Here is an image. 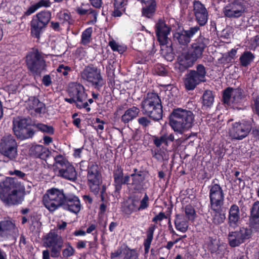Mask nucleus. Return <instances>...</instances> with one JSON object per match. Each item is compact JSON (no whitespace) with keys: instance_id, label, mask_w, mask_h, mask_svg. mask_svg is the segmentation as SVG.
<instances>
[{"instance_id":"nucleus-21","label":"nucleus","mask_w":259,"mask_h":259,"mask_svg":"<svg viewBox=\"0 0 259 259\" xmlns=\"http://www.w3.org/2000/svg\"><path fill=\"white\" fill-rule=\"evenodd\" d=\"M193 12L196 20L200 26L206 24L208 20V12L204 6L199 1L193 2Z\"/></svg>"},{"instance_id":"nucleus-17","label":"nucleus","mask_w":259,"mask_h":259,"mask_svg":"<svg viewBox=\"0 0 259 259\" xmlns=\"http://www.w3.org/2000/svg\"><path fill=\"white\" fill-rule=\"evenodd\" d=\"M198 26L190 27L188 30H181L175 32L173 34L174 40L181 46H187L191 38L199 30Z\"/></svg>"},{"instance_id":"nucleus-42","label":"nucleus","mask_w":259,"mask_h":259,"mask_svg":"<svg viewBox=\"0 0 259 259\" xmlns=\"http://www.w3.org/2000/svg\"><path fill=\"white\" fill-rule=\"evenodd\" d=\"M133 177L132 185L134 189L136 190H140L142 189V183L143 179L141 175L132 174L131 175Z\"/></svg>"},{"instance_id":"nucleus-55","label":"nucleus","mask_w":259,"mask_h":259,"mask_svg":"<svg viewBox=\"0 0 259 259\" xmlns=\"http://www.w3.org/2000/svg\"><path fill=\"white\" fill-rule=\"evenodd\" d=\"M139 123L144 126H147L149 125L150 121L147 117H142L138 119Z\"/></svg>"},{"instance_id":"nucleus-11","label":"nucleus","mask_w":259,"mask_h":259,"mask_svg":"<svg viewBox=\"0 0 259 259\" xmlns=\"http://www.w3.org/2000/svg\"><path fill=\"white\" fill-rule=\"evenodd\" d=\"M251 128V124L249 121L242 120L235 122L230 125L228 134L232 139L242 140L249 135Z\"/></svg>"},{"instance_id":"nucleus-8","label":"nucleus","mask_w":259,"mask_h":259,"mask_svg":"<svg viewBox=\"0 0 259 259\" xmlns=\"http://www.w3.org/2000/svg\"><path fill=\"white\" fill-rule=\"evenodd\" d=\"M206 70L204 66L199 64L196 70H190L186 75L184 85L187 90H194L197 85L205 81Z\"/></svg>"},{"instance_id":"nucleus-40","label":"nucleus","mask_w":259,"mask_h":259,"mask_svg":"<svg viewBox=\"0 0 259 259\" xmlns=\"http://www.w3.org/2000/svg\"><path fill=\"white\" fill-rule=\"evenodd\" d=\"M145 5V7L143 8L142 14L147 18H150L155 12V3Z\"/></svg>"},{"instance_id":"nucleus-29","label":"nucleus","mask_w":259,"mask_h":259,"mask_svg":"<svg viewBox=\"0 0 259 259\" xmlns=\"http://www.w3.org/2000/svg\"><path fill=\"white\" fill-rule=\"evenodd\" d=\"M76 12L80 15H84L87 14H91L94 19H96L98 15L97 12L93 10L89 4H82L80 6H78L76 8Z\"/></svg>"},{"instance_id":"nucleus-26","label":"nucleus","mask_w":259,"mask_h":259,"mask_svg":"<svg viewBox=\"0 0 259 259\" xmlns=\"http://www.w3.org/2000/svg\"><path fill=\"white\" fill-rule=\"evenodd\" d=\"M26 106L29 110H33L37 113L44 112L45 109V105L35 97L29 98L26 102Z\"/></svg>"},{"instance_id":"nucleus-1","label":"nucleus","mask_w":259,"mask_h":259,"mask_svg":"<svg viewBox=\"0 0 259 259\" xmlns=\"http://www.w3.org/2000/svg\"><path fill=\"white\" fill-rule=\"evenodd\" d=\"M42 202L50 212L62 207L64 209L77 214L80 210V202L73 194L65 195L63 189L52 188L47 190L43 196Z\"/></svg>"},{"instance_id":"nucleus-49","label":"nucleus","mask_w":259,"mask_h":259,"mask_svg":"<svg viewBox=\"0 0 259 259\" xmlns=\"http://www.w3.org/2000/svg\"><path fill=\"white\" fill-rule=\"evenodd\" d=\"M109 45L113 51H117L120 54L122 53L125 50L124 47L119 45L114 40L109 41Z\"/></svg>"},{"instance_id":"nucleus-56","label":"nucleus","mask_w":259,"mask_h":259,"mask_svg":"<svg viewBox=\"0 0 259 259\" xmlns=\"http://www.w3.org/2000/svg\"><path fill=\"white\" fill-rule=\"evenodd\" d=\"M42 82L45 86H49L52 83L50 76L49 75H45L42 78Z\"/></svg>"},{"instance_id":"nucleus-25","label":"nucleus","mask_w":259,"mask_h":259,"mask_svg":"<svg viewBox=\"0 0 259 259\" xmlns=\"http://www.w3.org/2000/svg\"><path fill=\"white\" fill-rule=\"evenodd\" d=\"M58 175L61 177L74 181L77 178V173L73 165L69 163L63 168H60Z\"/></svg>"},{"instance_id":"nucleus-16","label":"nucleus","mask_w":259,"mask_h":259,"mask_svg":"<svg viewBox=\"0 0 259 259\" xmlns=\"http://www.w3.org/2000/svg\"><path fill=\"white\" fill-rule=\"evenodd\" d=\"M155 33L159 44L161 46L166 45L169 41L168 36L171 30L170 26L163 19H159L156 22Z\"/></svg>"},{"instance_id":"nucleus-63","label":"nucleus","mask_w":259,"mask_h":259,"mask_svg":"<svg viewBox=\"0 0 259 259\" xmlns=\"http://www.w3.org/2000/svg\"><path fill=\"white\" fill-rule=\"evenodd\" d=\"M254 105L256 112L259 115V98H256L254 101Z\"/></svg>"},{"instance_id":"nucleus-45","label":"nucleus","mask_w":259,"mask_h":259,"mask_svg":"<svg viewBox=\"0 0 259 259\" xmlns=\"http://www.w3.org/2000/svg\"><path fill=\"white\" fill-rule=\"evenodd\" d=\"M55 163L58 168H63L70 163L62 155H59L55 158Z\"/></svg>"},{"instance_id":"nucleus-64","label":"nucleus","mask_w":259,"mask_h":259,"mask_svg":"<svg viewBox=\"0 0 259 259\" xmlns=\"http://www.w3.org/2000/svg\"><path fill=\"white\" fill-rule=\"evenodd\" d=\"M50 258V252L48 250H45L42 251V258L43 259H49Z\"/></svg>"},{"instance_id":"nucleus-60","label":"nucleus","mask_w":259,"mask_h":259,"mask_svg":"<svg viewBox=\"0 0 259 259\" xmlns=\"http://www.w3.org/2000/svg\"><path fill=\"white\" fill-rule=\"evenodd\" d=\"M86 241H79L76 244V247L78 249L84 248L86 246Z\"/></svg>"},{"instance_id":"nucleus-54","label":"nucleus","mask_w":259,"mask_h":259,"mask_svg":"<svg viewBox=\"0 0 259 259\" xmlns=\"http://www.w3.org/2000/svg\"><path fill=\"white\" fill-rule=\"evenodd\" d=\"M9 174L11 175H16L20 178H23L25 177V174L19 170H15L14 171H10Z\"/></svg>"},{"instance_id":"nucleus-58","label":"nucleus","mask_w":259,"mask_h":259,"mask_svg":"<svg viewBox=\"0 0 259 259\" xmlns=\"http://www.w3.org/2000/svg\"><path fill=\"white\" fill-rule=\"evenodd\" d=\"M51 27L55 31L60 30L59 23L57 22L52 21L51 22Z\"/></svg>"},{"instance_id":"nucleus-6","label":"nucleus","mask_w":259,"mask_h":259,"mask_svg":"<svg viewBox=\"0 0 259 259\" xmlns=\"http://www.w3.org/2000/svg\"><path fill=\"white\" fill-rule=\"evenodd\" d=\"M68 94L70 98L65 99L66 102L71 104L74 103L77 108H85L88 112L91 110L87 103V94L82 84L76 82L70 83Z\"/></svg>"},{"instance_id":"nucleus-28","label":"nucleus","mask_w":259,"mask_h":259,"mask_svg":"<svg viewBox=\"0 0 259 259\" xmlns=\"http://www.w3.org/2000/svg\"><path fill=\"white\" fill-rule=\"evenodd\" d=\"M250 224L256 228L259 227V201L255 202L250 209Z\"/></svg>"},{"instance_id":"nucleus-59","label":"nucleus","mask_w":259,"mask_h":259,"mask_svg":"<svg viewBox=\"0 0 259 259\" xmlns=\"http://www.w3.org/2000/svg\"><path fill=\"white\" fill-rule=\"evenodd\" d=\"M165 137V141L166 143V145H168V142L170 141L172 142L175 140L174 135L172 134H170L169 135H167L166 134H164Z\"/></svg>"},{"instance_id":"nucleus-38","label":"nucleus","mask_w":259,"mask_h":259,"mask_svg":"<svg viewBox=\"0 0 259 259\" xmlns=\"http://www.w3.org/2000/svg\"><path fill=\"white\" fill-rule=\"evenodd\" d=\"M50 5L51 3L48 0H40L35 5L31 6L26 12V14L27 15H29L34 13L35 11H36L38 9L40 8V7H49L50 6Z\"/></svg>"},{"instance_id":"nucleus-51","label":"nucleus","mask_w":259,"mask_h":259,"mask_svg":"<svg viewBox=\"0 0 259 259\" xmlns=\"http://www.w3.org/2000/svg\"><path fill=\"white\" fill-rule=\"evenodd\" d=\"M149 206V197L148 195L145 194L143 198L140 201V204L138 205V211L143 210L145 209Z\"/></svg>"},{"instance_id":"nucleus-19","label":"nucleus","mask_w":259,"mask_h":259,"mask_svg":"<svg viewBox=\"0 0 259 259\" xmlns=\"http://www.w3.org/2000/svg\"><path fill=\"white\" fill-rule=\"evenodd\" d=\"M245 7L239 0H234L229 3L223 9L224 15L228 18H238L245 11Z\"/></svg>"},{"instance_id":"nucleus-7","label":"nucleus","mask_w":259,"mask_h":259,"mask_svg":"<svg viewBox=\"0 0 259 259\" xmlns=\"http://www.w3.org/2000/svg\"><path fill=\"white\" fill-rule=\"evenodd\" d=\"M80 76L82 80L91 83L96 89H100L104 84L100 69L93 65L85 66L80 72Z\"/></svg>"},{"instance_id":"nucleus-27","label":"nucleus","mask_w":259,"mask_h":259,"mask_svg":"<svg viewBox=\"0 0 259 259\" xmlns=\"http://www.w3.org/2000/svg\"><path fill=\"white\" fill-rule=\"evenodd\" d=\"M127 0H114V9L112 15L114 17H120L125 11Z\"/></svg>"},{"instance_id":"nucleus-37","label":"nucleus","mask_w":259,"mask_h":259,"mask_svg":"<svg viewBox=\"0 0 259 259\" xmlns=\"http://www.w3.org/2000/svg\"><path fill=\"white\" fill-rule=\"evenodd\" d=\"M214 102V97L211 91H206L202 96L203 106L205 108H210Z\"/></svg>"},{"instance_id":"nucleus-32","label":"nucleus","mask_w":259,"mask_h":259,"mask_svg":"<svg viewBox=\"0 0 259 259\" xmlns=\"http://www.w3.org/2000/svg\"><path fill=\"white\" fill-rule=\"evenodd\" d=\"M255 56L250 51H245L239 58L240 65L243 67L249 65L254 60Z\"/></svg>"},{"instance_id":"nucleus-13","label":"nucleus","mask_w":259,"mask_h":259,"mask_svg":"<svg viewBox=\"0 0 259 259\" xmlns=\"http://www.w3.org/2000/svg\"><path fill=\"white\" fill-rule=\"evenodd\" d=\"M29 124V120L26 118H14L13 121V130L15 135L21 140L31 138L34 132L32 129L26 128Z\"/></svg>"},{"instance_id":"nucleus-39","label":"nucleus","mask_w":259,"mask_h":259,"mask_svg":"<svg viewBox=\"0 0 259 259\" xmlns=\"http://www.w3.org/2000/svg\"><path fill=\"white\" fill-rule=\"evenodd\" d=\"M48 152V150L41 145H36L31 148L32 153L35 157L40 158H42Z\"/></svg>"},{"instance_id":"nucleus-46","label":"nucleus","mask_w":259,"mask_h":259,"mask_svg":"<svg viewBox=\"0 0 259 259\" xmlns=\"http://www.w3.org/2000/svg\"><path fill=\"white\" fill-rule=\"evenodd\" d=\"M186 216L189 220H193L196 215L194 207L191 205H187L185 207Z\"/></svg>"},{"instance_id":"nucleus-41","label":"nucleus","mask_w":259,"mask_h":259,"mask_svg":"<svg viewBox=\"0 0 259 259\" xmlns=\"http://www.w3.org/2000/svg\"><path fill=\"white\" fill-rule=\"evenodd\" d=\"M138 203L139 200L138 199H132L131 202L125 206L124 208L125 213L131 214L134 211H138Z\"/></svg>"},{"instance_id":"nucleus-47","label":"nucleus","mask_w":259,"mask_h":259,"mask_svg":"<svg viewBox=\"0 0 259 259\" xmlns=\"http://www.w3.org/2000/svg\"><path fill=\"white\" fill-rule=\"evenodd\" d=\"M75 249L69 243L66 245V248L62 251V255L64 257H68L74 255Z\"/></svg>"},{"instance_id":"nucleus-62","label":"nucleus","mask_w":259,"mask_h":259,"mask_svg":"<svg viewBox=\"0 0 259 259\" xmlns=\"http://www.w3.org/2000/svg\"><path fill=\"white\" fill-rule=\"evenodd\" d=\"M52 142V138L49 136L44 137V143L46 145H49Z\"/></svg>"},{"instance_id":"nucleus-52","label":"nucleus","mask_w":259,"mask_h":259,"mask_svg":"<svg viewBox=\"0 0 259 259\" xmlns=\"http://www.w3.org/2000/svg\"><path fill=\"white\" fill-rule=\"evenodd\" d=\"M57 71L58 72L62 73L64 76H66L68 74V72L71 71V68L68 66L61 64L59 66Z\"/></svg>"},{"instance_id":"nucleus-10","label":"nucleus","mask_w":259,"mask_h":259,"mask_svg":"<svg viewBox=\"0 0 259 259\" xmlns=\"http://www.w3.org/2000/svg\"><path fill=\"white\" fill-rule=\"evenodd\" d=\"M18 145L13 136L6 135L1 139L0 153L10 160H15L18 156Z\"/></svg>"},{"instance_id":"nucleus-30","label":"nucleus","mask_w":259,"mask_h":259,"mask_svg":"<svg viewBox=\"0 0 259 259\" xmlns=\"http://www.w3.org/2000/svg\"><path fill=\"white\" fill-rule=\"evenodd\" d=\"M139 112L140 110L138 108L133 106L125 111L121 116V120L124 123H127L137 117Z\"/></svg>"},{"instance_id":"nucleus-48","label":"nucleus","mask_w":259,"mask_h":259,"mask_svg":"<svg viewBox=\"0 0 259 259\" xmlns=\"http://www.w3.org/2000/svg\"><path fill=\"white\" fill-rule=\"evenodd\" d=\"M58 17L62 23H69L70 16L68 12L66 11H61L58 14Z\"/></svg>"},{"instance_id":"nucleus-35","label":"nucleus","mask_w":259,"mask_h":259,"mask_svg":"<svg viewBox=\"0 0 259 259\" xmlns=\"http://www.w3.org/2000/svg\"><path fill=\"white\" fill-rule=\"evenodd\" d=\"M15 229V224L10 219H6L0 222V234L5 232H11Z\"/></svg>"},{"instance_id":"nucleus-4","label":"nucleus","mask_w":259,"mask_h":259,"mask_svg":"<svg viewBox=\"0 0 259 259\" xmlns=\"http://www.w3.org/2000/svg\"><path fill=\"white\" fill-rule=\"evenodd\" d=\"M142 111L144 114L154 120L162 118V109L159 97L155 93H148L141 103Z\"/></svg>"},{"instance_id":"nucleus-57","label":"nucleus","mask_w":259,"mask_h":259,"mask_svg":"<svg viewBox=\"0 0 259 259\" xmlns=\"http://www.w3.org/2000/svg\"><path fill=\"white\" fill-rule=\"evenodd\" d=\"M93 7L100 8L102 6V0H90Z\"/></svg>"},{"instance_id":"nucleus-15","label":"nucleus","mask_w":259,"mask_h":259,"mask_svg":"<svg viewBox=\"0 0 259 259\" xmlns=\"http://www.w3.org/2000/svg\"><path fill=\"white\" fill-rule=\"evenodd\" d=\"M45 244L51 248V255L53 257H57L60 254L63 246V240L61 237L55 232H50L46 237Z\"/></svg>"},{"instance_id":"nucleus-12","label":"nucleus","mask_w":259,"mask_h":259,"mask_svg":"<svg viewBox=\"0 0 259 259\" xmlns=\"http://www.w3.org/2000/svg\"><path fill=\"white\" fill-rule=\"evenodd\" d=\"M209 197L211 210L221 208L224 204L225 194L222 188L213 181L208 187Z\"/></svg>"},{"instance_id":"nucleus-18","label":"nucleus","mask_w":259,"mask_h":259,"mask_svg":"<svg viewBox=\"0 0 259 259\" xmlns=\"http://www.w3.org/2000/svg\"><path fill=\"white\" fill-rule=\"evenodd\" d=\"M245 96L243 91L239 88H227L223 92V100L228 105L237 104L241 102Z\"/></svg>"},{"instance_id":"nucleus-24","label":"nucleus","mask_w":259,"mask_h":259,"mask_svg":"<svg viewBox=\"0 0 259 259\" xmlns=\"http://www.w3.org/2000/svg\"><path fill=\"white\" fill-rule=\"evenodd\" d=\"M46 26L34 17L30 22V33L32 37L39 39Z\"/></svg>"},{"instance_id":"nucleus-34","label":"nucleus","mask_w":259,"mask_h":259,"mask_svg":"<svg viewBox=\"0 0 259 259\" xmlns=\"http://www.w3.org/2000/svg\"><path fill=\"white\" fill-rule=\"evenodd\" d=\"M33 17L47 27L51 19V13L49 11H42L33 16Z\"/></svg>"},{"instance_id":"nucleus-3","label":"nucleus","mask_w":259,"mask_h":259,"mask_svg":"<svg viewBox=\"0 0 259 259\" xmlns=\"http://www.w3.org/2000/svg\"><path fill=\"white\" fill-rule=\"evenodd\" d=\"M194 121V115L191 111L178 108L170 114L169 124L176 133L182 135L192 128Z\"/></svg>"},{"instance_id":"nucleus-31","label":"nucleus","mask_w":259,"mask_h":259,"mask_svg":"<svg viewBox=\"0 0 259 259\" xmlns=\"http://www.w3.org/2000/svg\"><path fill=\"white\" fill-rule=\"evenodd\" d=\"M175 225L177 230L183 233L186 232L188 228L187 222L181 214L176 215Z\"/></svg>"},{"instance_id":"nucleus-14","label":"nucleus","mask_w":259,"mask_h":259,"mask_svg":"<svg viewBox=\"0 0 259 259\" xmlns=\"http://www.w3.org/2000/svg\"><path fill=\"white\" fill-rule=\"evenodd\" d=\"M101 178L98 165L94 163H90L88 167L87 179L90 189L95 194H97L100 190Z\"/></svg>"},{"instance_id":"nucleus-23","label":"nucleus","mask_w":259,"mask_h":259,"mask_svg":"<svg viewBox=\"0 0 259 259\" xmlns=\"http://www.w3.org/2000/svg\"><path fill=\"white\" fill-rule=\"evenodd\" d=\"M240 219V210L239 207L233 204L231 206L229 211L228 224L230 227L235 228L238 225Z\"/></svg>"},{"instance_id":"nucleus-5","label":"nucleus","mask_w":259,"mask_h":259,"mask_svg":"<svg viewBox=\"0 0 259 259\" xmlns=\"http://www.w3.org/2000/svg\"><path fill=\"white\" fill-rule=\"evenodd\" d=\"M191 47L190 53L182 54L178 59L180 64L185 68L192 66L197 59L202 57L206 47V40L203 37H199L192 44Z\"/></svg>"},{"instance_id":"nucleus-53","label":"nucleus","mask_w":259,"mask_h":259,"mask_svg":"<svg viewBox=\"0 0 259 259\" xmlns=\"http://www.w3.org/2000/svg\"><path fill=\"white\" fill-rule=\"evenodd\" d=\"M167 216L164 212H160L152 219V222L157 223L158 221H161L164 219H166Z\"/></svg>"},{"instance_id":"nucleus-9","label":"nucleus","mask_w":259,"mask_h":259,"mask_svg":"<svg viewBox=\"0 0 259 259\" xmlns=\"http://www.w3.org/2000/svg\"><path fill=\"white\" fill-rule=\"evenodd\" d=\"M28 69L34 74L39 75L46 69V64L42 54L38 50H33L26 57Z\"/></svg>"},{"instance_id":"nucleus-33","label":"nucleus","mask_w":259,"mask_h":259,"mask_svg":"<svg viewBox=\"0 0 259 259\" xmlns=\"http://www.w3.org/2000/svg\"><path fill=\"white\" fill-rule=\"evenodd\" d=\"M220 208L216 210H212L213 212L211 213V221L212 223L215 225H219L223 223L226 219V214L224 212L220 210Z\"/></svg>"},{"instance_id":"nucleus-61","label":"nucleus","mask_w":259,"mask_h":259,"mask_svg":"<svg viewBox=\"0 0 259 259\" xmlns=\"http://www.w3.org/2000/svg\"><path fill=\"white\" fill-rule=\"evenodd\" d=\"M105 123L104 122H103L101 123H99V124L97 126H94V128L97 130V132L99 131H101L102 132V131L104 130V124Z\"/></svg>"},{"instance_id":"nucleus-43","label":"nucleus","mask_w":259,"mask_h":259,"mask_svg":"<svg viewBox=\"0 0 259 259\" xmlns=\"http://www.w3.org/2000/svg\"><path fill=\"white\" fill-rule=\"evenodd\" d=\"M33 126L38 131L50 134L54 133V128L52 126H49L41 123H34Z\"/></svg>"},{"instance_id":"nucleus-36","label":"nucleus","mask_w":259,"mask_h":259,"mask_svg":"<svg viewBox=\"0 0 259 259\" xmlns=\"http://www.w3.org/2000/svg\"><path fill=\"white\" fill-rule=\"evenodd\" d=\"M93 29L89 27L85 29L81 34L80 44L83 46H88L92 41V34Z\"/></svg>"},{"instance_id":"nucleus-2","label":"nucleus","mask_w":259,"mask_h":259,"mask_svg":"<svg viewBox=\"0 0 259 259\" xmlns=\"http://www.w3.org/2000/svg\"><path fill=\"white\" fill-rule=\"evenodd\" d=\"M24 195L14 178L8 177L0 182V199L5 205L20 204L24 200Z\"/></svg>"},{"instance_id":"nucleus-44","label":"nucleus","mask_w":259,"mask_h":259,"mask_svg":"<svg viewBox=\"0 0 259 259\" xmlns=\"http://www.w3.org/2000/svg\"><path fill=\"white\" fill-rule=\"evenodd\" d=\"M223 245H221L218 241L211 242L208 246L209 250L211 253L220 254L222 252Z\"/></svg>"},{"instance_id":"nucleus-20","label":"nucleus","mask_w":259,"mask_h":259,"mask_svg":"<svg viewBox=\"0 0 259 259\" xmlns=\"http://www.w3.org/2000/svg\"><path fill=\"white\" fill-rule=\"evenodd\" d=\"M250 233V230L245 228H240L239 231L230 232L228 236L229 245L233 247L239 246L249 238Z\"/></svg>"},{"instance_id":"nucleus-22","label":"nucleus","mask_w":259,"mask_h":259,"mask_svg":"<svg viewBox=\"0 0 259 259\" xmlns=\"http://www.w3.org/2000/svg\"><path fill=\"white\" fill-rule=\"evenodd\" d=\"M113 177L114 179L113 185L116 191L121 190L122 185L127 184L130 179V176L129 175L123 176V169L119 166H117L113 171Z\"/></svg>"},{"instance_id":"nucleus-50","label":"nucleus","mask_w":259,"mask_h":259,"mask_svg":"<svg viewBox=\"0 0 259 259\" xmlns=\"http://www.w3.org/2000/svg\"><path fill=\"white\" fill-rule=\"evenodd\" d=\"M153 141L154 145L157 147H160L162 144H164L166 145L165 137L164 135L160 137L153 136Z\"/></svg>"}]
</instances>
